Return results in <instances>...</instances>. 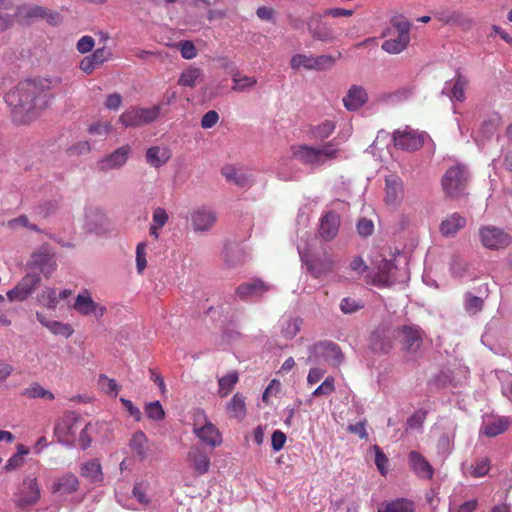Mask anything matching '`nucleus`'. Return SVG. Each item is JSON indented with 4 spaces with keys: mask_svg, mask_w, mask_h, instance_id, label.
Segmentation results:
<instances>
[{
    "mask_svg": "<svg viewBox=\"0 0 512 512\" xmlns=\"http://www.w3.org/2000/svg\"><path fill=\"white\" fill-rule=\"evenodd\" d=\"M12 122L25 125L36 119L44 103L42 89L31 80L18 83L4 95Z\"/></svg>",
    "mask_w": 512,
    "mask_h": 512,
    "instance_id": "obj_1",
    "label": "nucleus"
},
{
    "mask_svg": "<svg viewBox=\"0 0 512 512\" xmlns=\"http://www.w3.org/2000/svg\"><path fill=\"white\" fill-rule=\"evenodd\" d=\"M291 154L302 164L317 167L335 159L338 149L335 148L333 141H329L317 148L309 145H294L291 147Z\"/></svg>",
    "mask_w": 512,
    "mask_h": 512,
    "instance_id": "obj_2",
    "label": "nucleus"
},
{
    "mask_svg": "<svg viewBox=\"0 0 512 512\" xmlns=\"http://www.w3.org/2000/svg\"><path fill=\"white\" fill-rule=\"evenodd\" d=\"M468 182V172L463 165L451 166L442 177V187L445 194L453 199L465 194Z\"/></svg>",
    "mask_w": 512,
    "mask_h": 512,
    "instance_id": "obj_3",
    "label": "nucleus"
},
{
    "mask_svg": "<svg viewBox=\"0 0 512 512\" xmlns=\"http://www.w3.org/2000/svg\"><path fill=\"white\" fill-rule=\"evenodd\" d=\"M308 357L306 363L320 364L329 362L333 365H339L343 361V353L340 347L331 341H321L308 348Z\"/></svg>",
    "mask_w": 512,
    "mask_h": 512,
    "instance_id": "obj_4",
    "label": "nucleus"
},
{
    "mask_svg": "<svg viewBox=\"0 0 512 512\" xmlns=\"http://www.w3.org/2000/svg\"><path fill=\"white\" fill-rule=\"evenodd\" d=\"M160 115V106L155 105L150 108L133 107L123 112L119 121L125 127H139L155 121Z\"/></svg>",
    "mask_w": 512,
    "mask_h": 512,
    "instance_id": "obj_5",
    "label": "nucleus"
},
{
    "mask_svg": "<svg viewBox=\"0 0 512 512\" xmlns=\"http://www.w3.org/2000/svg\"><path fill=\"white\" fill-rule=\"evenodd\" d=\"M479 238L481 244L490 250L505 249L512 242V237L508 232L492 225L481 227L479 229Z\"/></svg>",
    "mask_w": 512,
    "mask_h": 512,
    "instance_id": "obj_6",
    "label": "nucleus"
},
{
    "mask_svg": "<svg viewBox=\"0 0 512 512\" xmlns=\"http://www.w3.org/2000/svg\"><path fill=\"white\" fill-rule=\"evenodd\" d=\"M216 211L208 205H201L191 210L190 223L195 233H207L212 230L217 222Z\"/></svg>",
    "mask_w": 512,
    "mask_h": 512,
    "instance_id": "obj_7",
    "label": "nucleus"
},
{
    "mask_svg": "<svg viewBox=\"0 0 512 512\" xmlns=\"http://www.w3.org/2000/svg\"><path fill=\"white\" fill-rule=\"evenodd\" d=\"M80 417L74 412H67L60 418L54 427V435L58 441L66 446H73Z\"/></svg>",
    "mask_w": 512,
    "mask_h": 512,
    "instance_id": "obj_8",
    "label": "nucleus"
},
{
    "mask_svg": "<svg viewBox=\"0 0 512 512\" xmlns=\"http://www.w3.org/2000/svg\"><path fill=\"white\" fill-rule=\"evenodd\" d=\"M396 329L388 325L378 326L369 337V349L375 354H387L393 347Z\"/></svg>",
    "mask_w": 512,
    "mask_h": 512,
    "instance_id": "obj_9",
    "label": "nucleus"
},
{
    "mask_svg": "<svg viewBox=\"0 0 512 512\" xmlns=\"http://www.w3.org/2000/svg\"><path fill=\"white\" fill-rule=\"evenodd\" d=\"M273 286L260 278H252L241 283L235 289V297L241 301H254L260 299Z\"/></svg>",
    "mask_w": 512,
    "mask_h": 512,
    "instance_id": "obj_10",
    "label": "nucleus"
},
{
    "mask_svg": "<svg viewBox=\"0 0 512 512\" xmlns=\"http://www.w3.org/2000/svg\"><path fill=\"white\" fill-rule=\"evenodd\" d=\"M427 134L424 132H417L409 127L404 130L397 129L393 132V142L395 147L406 150L415 151L423 146Z\"/></svg>",
    "mask_w": 512,
    "mask_h": 512,
    "instance_id": "obj_11",
    "label": "nucleus"
},
{
    "mask_svg": "<svg viewBox=\"0 0 512 512\" xmlns=\"http://www.w3.org/2000/svg\"><path fill=\"white\" fill-rule=\"evenodd\" d=\"M73 308L82 316H93L101 319L107 312V308L93 300L91 293L83 289L75 298Z\"/></svg>",
    "mask_w": 512,
    "mask_h": 512,
    "instance_id": "obj_12",
    "label": "nucleus"
},
{
    "mask_svg": "<svg viewBox=\"0 0 512 512\" xmlns=\"http://www.w3.org/2000/svg\"><path fill=\"white\" fill-rule=\"evenodd\" d=\"M396 337L408 353H416L423 342V331L417 325H403L396 328Z\"/></svg>",
    "mask_w": 512,
    "mask_h": 512,
    "instance_id": "obj_13",
    "label": "nucleus"
},
{
    "mask_svg": "<svg viewBox=\"0 0 512 512\" xmlns=\"http://www.w3.org/2000/svg\"><path fill=\"white\" fill-rule=\"evenodd\" d=\"M41 277L37 273L26 274L17 285L7 292V298L10 302L25 301L39 286Z\"/></svg>",
    "mask_w": 512,
    "mask_h": 512,
    "instance_id": "obj_14",
    "label": "nucleus"
},
{
    "mask_svg": "<svg viewBox=\"0 0 512 512\" xmlns=\"http://www.w3.org/2000/svg\"><path fill=\"white\" fill-rule=\"evenodd\" d=\"M199 418H204L203 425H200L199 420L195 419L193 432L194 434L207 446L214 449L222 443V436L216 426L206 419L205 415L201 412L197 414Z\"/></svg>",
    "mask_w": 512,
    "mask_h": 512,
    "instance_id": "obj_15",
    "label": "nucleus"
},
{
    "mask_svg": "<svg viewBox=\"0 0 512 512\" xmlns=\"http://www.w3.org/2000/svg\"><path fill=\"white\" fill-rule=\"evenodd\" d=\"M84 228L97 235L105 233L109 228V220L106 213L97 206H87L84 215Z\"/></svg>",
    "mask_w": 512,
    "mask_h": 512,
    "instance_id": "obj_16",
    "label": "nucleus"
},
{
    "mask_svg": "<svg viewBox=\"0 0 512 512\" xmlns=\"http://www.w3.org/2000/svg\"><path fill=\"white\" fill-rule=\"evenodd\" d=\"M325 17L320 13H313L307 20V29L310 35L319 41L332 42L337 39L335 31L326 23L322 21Z\"/></svg>",
    "mask_w": 512,
    "mask_h": 512,
    "instance_id": "obj_17",
    "label": "nucleus"
},
{
    "mask_svg": "<svg viewBox=\"0 0 512 512\" xmlns=\"http://www.w3.org/2000/svg\"><path fill=\"white\" fill-rule=\"evenodd\" d=\"M404 196L402 179L396 174H389L385 177V203L389 206H398Z\"/></svg>",
    "mask_w": 512,
    "mask_h": 512,
    "instance_id": "obj_18",
    "label": "nucleus"
},
{
    "mask_svg": "<svg viewBox=\"0 0 512 512\" xmlns=\"http://www.w3.org/2000/svg\"><path fill=\"white\" fill-rule=\"evenodd\" d=\"M131 152L132 149L129 145L119 147L108 156L98 161V169L100 171L107 172L112 169L121 168L127 162Z\"/></svg>",
    "mask_w": 512,
    "mask_h": 512,
    "instance_id": "obj_19",
    "label": "nucleus"
},
{
    "mask_svg": "<svg viewBox=\"0 0 512 512\" xmlns=\"http://www.w3.org/2000/svg\"><path fill=\"white\" fill-rule=\"evenodd\" d=\"M40 498V488L36 478H26L16 498L19 507L34 505Z\"/></svg>",
    "mask_w": 512,
    "mask_h": 512,
    "instance_id": "obj_20",
    "label": "nucleus"
},
{
    "mask_svg": "<svg viewBox=\"0 0 512 512\" xmlns=\"http://www.w3.org/2000/svg\"><path fill=\"white\" fill-rule=\"evenodd\" d=\"M31 265L40 270L44 276L49 277L56 268V260L47 247H41L31 256Z\"/></svg>",
    "mask_w": 512,
    "mask_h": 512,
    "instance_id": "obj_21",
    "label": "nucleus"
},
{
    "mask_svg": "<svg viewBox=\"0 0 512 512\" xmlns=\"http://www.w3.org/2000/svg\"><path fill=\"white\" fill-rule=\"evenodd\" d=\"M187 462L198 476L206 474L211 464L209 455L197 445L190 447Z\"/></svg>",
    "mask_w": 512,
    "mask_h": 512,
    "instance_id": "obj_22",
    "label": "nucleus"
},
{
    "mask_svg": "<svg viewBox=\"0 0 512 512\" xmlns=\"http://www.w3.org/2000/svg\"><path fill=\"white\" fill-rule=\"evenodd\" d=\"M222 176L226 181L235 184L240 188H249L254 183L252 175L245 169L236 168L233 165H226L221 169Z\"/></svg>",
    "mask_w": 512,
    "mask_h": 512,
    "instance_id": "obj_23",
    "label": "nucleus"
},
{
    "mask_svg": "<svg viewBox=\"0 0 512 512\" xmlns=\"http://www.w3.org/2000/svg\"><path fill=\"white\" fill-rule=\"evenodd\" d=\"M340 216L335 211H328L319 224V235L326 241L334 239L339 231Z\"/></svg>",
    "mask_w": 512,
    "mask_h": 512,
    "instance_id": "obj_24",
    "label": "nucleus"
},
{
    "mask_svg": "<svg viewBox=\"0 0 512 512\" xmlns=\"http://www.w3.org/2000/svg\"><path fill=\"white\" fill-rule=\"evenodd\" d=\"M468 80L466 77L457 72L455 78L450 81H446L441 93L447 95L450 100H457L462 102L465 100V88Z\"/></svg>",
    "mask_w": 512,
    "mask_h": 512,
    "instance_id": "obj_25",
    "label": "nucleus"
},
{
    "mask_svg": "<svg viewBox=\"0 0 512 512\" xmlns=\"http://www.w3.org/2000/svg\"><path fill=\"white\" fill-rule=\"evenodd\" d=\"M299 254L301 256V259L305 262L308 271L315 278L330 273L333 270L334 260L330 255H324L323 257H315L312 259L304 260V257L300 251Z\"/></svg>",
    "mask_w": 512,
    "mask_h": 512,
    "instance_id": "obj_26",
    "label": "nucleus"
},
{
    "mask_svg": "<svg viewBox=\"0 0 512 512\" xmlns=\"http://www.w3.org/2000/svg\"><path fill=\"white\" fill-rule=\"evenodd\" d=\"M435 18L444 24L457 25L463 30H469L472 28L474 21L459 11H441L435 14Z\"/></svg>",
    "mask_w": 512,
    "mask_h": 512,
    "instance_id": "obj_27",
    "label": "nucleus"
},
{
    "mask_svg": "<svg viewBox=\"0 0 512 512\" xmlns=\"http://www.w3.org/2000/svg\"><path fill=\"white\" fill-rule=\"evenodd\" d=\"M408 461L410 468L419 478L427 480L432 478L434 469L419 452L411 451L408 456Z\"/></svg>",
    "mask_w": 512,
    "mask_h": 512,
    "instance_id": "obj_28",
    "label": "nucleus"
},
{
    "mask_svg": "<svg viewBox=\"0 0 512 512\" xmlns=\"http://www.w3.org/2000/svg\"><path fill=\"white\" fill-rule=\"evenodd\" d=\"M368 100V95L362 86L353 85L343 98L344 107L349 111H356Z\"/></svg>",
    "mask_w": 512,
    "mask_h": 512,
    "instance_id": "obj_29",
    "label": "nucleus"
},
{
    "mask_svg": "<svg viewBox=\"0 0 512 512\" xmlns=\"http://www.w3.org/2000/svg\"><path fill=\"white\" fill-rule=\"evenodd\" d=\"M78 486L77 477L72 473H66L53 481L51 491L53 494L68 495L77 491Z\"/></svg>",
    "mask_w": 512,
    "mask_h": 512,
    "instance_id": "obj_30",
    "label": "nucleus"
},
{
    "mask_svg": "<svg viewBox=\"0 0 512 512\" xmlns=\"http://www.w3.org/2000/svg\"><path fill=\"white\" fill-rule=\"evenodd\" d=\"M36 319L54 335L69 338L74 333L70 324L48 320L43 313L36 312Z\"/></svg>",
    "mask_w": 512,
    "mask_h": 512,
    "instance_id": "obj_31",
    "label": "nucleus"
},
{
    "mask_svg": "<svg viewBox=\"0 0 512 512\" xmlns=\"http://www.w3.org/2000/svg\"><path fill=\"white\" fill-rule=\"evenodd\" d=\"M466 225V218L459 213H452L442 220L440 224V232L445 237L455 236L458 231Z\"/></svg>",
    "mask_w": 512,
    "mask_h": 512,
    "instance_id": "obj_32",
    "label": "nucleus"
},
{
    "mask_svg": "<svg viewBox=\"0 0 512 512\" xmlns=\"http://www.w3.org/2000/svg\"><path fill=\"white\" fill-rule=\"evenodd\" d=\"M109 55L110 52L105 47L96 49L90 56H86L81 60L80 68L86 74H90L96 67L103 64Z\"/></svg>",
    "mask_w": 512,
    "mask_h": 512,
    "instance_id": "obj_33",
    "label": "nucleus"
},
{
    "mask_svg": "<svg viewBox=\"0 0 512 512\" xmlns=\"http://www.w3.org/2000/svg\"><path fill=\"white\" fill-rule=\"evenodd\" d=\"M377 512H415V504L407 498H396L381 503Z\"/></svg>",
    "mask_w": 512,
    "mask_h": 512,
    "instance_id": "obj_34",
    "label": "nucleus"
},
{
    "mask_svg": "<svg viewBox=\"0 0 512 512\" xmlns=\"http://www.w3.org/2000/svg\"><path fill=\"white\" fill-rule=\"evenodd\" d=\"M170 158L171 152L167 147L153 146L146 152V161L154 168L163 166Z\"/></svg>",
    "mask_w": 512,
    "mask_h": 512,
    "instance_id": "obj_35",
    "label": "nucleus"
},
{
    "mask_svg": "<svg viewBox=\"0 0 512 512\" xmlns=\"http://www.w3.org/2000/svg\"><path fill=\"white\" fill-rule=\"evenodd\" d=\"M148 438L143 431H136L130 440V448L137 455L140 460H145L148 457L149 446Z\"/></svg>",
    "mask_w": 512,
    "mask_h": 512,
    "instance_id": "obj_36",
    "label": "nucleus"
},
{
    "mask_svg": "<svg viewBox=\"0 0 512 512\" xmlns=\"http://www.w3.org/2000/svg\"><path fill=\"white\" fill-rule=\"evenodd\" d=\"M396 270L397 267L392 260H382L378 266V281L383 285L393 284L397 279Z\"/></svg>",
    "mask_w": 512,
    "mask_h": 512,
    "instance_id": "obj_37",
    "label": "nucleus"
},
{
    "mask_svg": "<svg viewBox=\"0 0 512 512\" xmlns=\"http://www.w3.org/2000/svg\"><path fill=\"white\" fill-rule=\"evenodd\" d=\"M509 420L505 417L493 418L483 425L482 431L489 437H495L503 433L509 427Z\"/></svg>",
    "mask_w": 512,
    "mask_h": 512,
    "instance_id": "obj_38",
    "label": "nucleus"
},
{
    "mask_svg": "<svg viewBox=\"0 0 512 512\" xmlns=\"http://www.w3.org/2000/svg\"><path fill=\"white\" fill-rule=\"evenodd\" d=\"M202 80V70L196 67H190L181 73L178 84L180 86L193 88Z\"/></svg>",
    "mask_w": 512,
    "mask_h": 512,
    "instance_id": "obj_39",
    "label": "nucleus"
},
{
    "mask_svg": "<svg viewBox=\"0 0 512 512\" xmlns=\"http://www.w3.org/2000/svg\"><path fill=\"white\" fill-rule=\"evenodd\" d=\"M47 15V9L34 4H22L16 8V16L24 19L40 18Z\"/></svg>",
    "mask_w": 512,
    "mask_h": 512,
    "instance_id": "obj_40",
    "label": "nucleus"
},
{
    "mask_svg": "<svg viewBox=\"0 0 512 512\" xmlns=\"http://www.w3.org/2000/svg\"><path fill=\"white\" fill-rule=\"evenodd\" d=\"M410 42V37L397 34L396 38H390L383 42L381 48L389 54H399L404 51Z\"/></svg>",
    "mask_w": 512,
    "mask_h": 512,
    "instance_id": "obj_41",
    "label": "nucleus"
},
{
    "mask_svg": "<svg viewBox=\"0 0 512 512\" xmlns=\"http://www.w3.org/2000/svg\"><path fill=\"white\" fill-rule=\"evenodd\" d=\"M230 417L242 420L246 415L245 398L243 395L236 393L227 406Z\"/></svg>",
    "mask_w": 512,
    "mask_h": 512,
    "instance_id": "obj_42",
    "label": "nucleus"
},
{
    "mask_svg": "<svg viewBox=\"0 0 512 512\" xmlns=\"http://www.w3.org/2000/svg\"><path fill=\"white\" fill-rule=\"evenodd\" d=\"M232 81V90L236 92H248L257 84L255 77L242 75L240 73L234 74Z\"/></svg>",
    "mask_w": 512,
    "mask_h": 512,
    "instance_id": "obj_43",
    "label": "nucleus"
},
{
    "mask_svg": "<svg viewBox=\"0 0 512 512\" xmlns=\"http://www.w3.org/2000/svg\"><path fill=\"white\" fill-rule=\"evenodd\" d=\"M301 324L299 317H288L281 323V334L285 339H292L300 331Z\"/></svg>",
    "mask_w": 512,
    "mask_h": 512,
    "instance_id": "obj_44",
    "label": "nucleus"
},
{
    "mask_svg": "<svg viewBox=\"0 0 512 512\" xmlns=\"http://www.w3.org/2000/svg\"><path fill=\"white\" fill-rule=\"evenodd\" d=\"M81 475L94 483L102 481L100 463L97 460L85 463L81 468Z\"/></svg>",
    "mask_w": 512,
    "mask_h": 512,
    "instance_id": "obj_45",
    "label": "nucleus"
},
{
    "mask_svg": "<svg viewBox=\"0 0 512 512\" xmlns=\"http://www.w3.org/2000/svg\"><path fill=\"white\" fill-rule=\"evenodd\" d=\"M336 125L333 121L325 120L321 124L311 128V137L317 140L328 138L335 130Z\"/></svg>",
    "mask_w": 512,
    "mask_h": 512,
    "instance_id": "obj_46",
    "label": "nucleus"
},
{
    "mask_svg": "<svg viewBox=\"0 0 512 512\" xmlns=\"http://www.w3.org/2000/svg\"><path fill=\"white\" fill-rule=\"evenodd\" d=\"M37 300L40 304L50 310H55L58 306L57 291L54 288H45L38 296Z\"/></svg>",
    "mask_w": 512,
    "mask_h": 512,
    "instance_id": "obj_47",
    "label": "nucleus"
},
{
    "mask_svg": "<svg viewBox=\"0 0 512 512\" xmlns=\"http://www.w3.org/2000/svg\"><path fill=\"white\" fill-rule=\"evenodd\" d=\"M7 227L11 230H16L19 227H24V228H27L36 233L41 232V229L39 228V226L34 223H31L29 218L25 214H22L16 218L10 219L7 222Z\"/></svg>",
    "mask_w": 512,
    "mask_h": 512,
    "instance_id": "obj_48",
    "label": "nucleus"
},
{
    "mask_svg": "<svg viewBox=\"0 0 512 512\" xmlns=\"http://www.w3.org/2000/svg\"><path fill=\"white\" fill-rule=\"evenodd\" d=\"M464 308L470 315H475L483 308V299L467 292L464 295Z\"/></svg>",
    "mask_w": 512,
    "mask_h": 512,
    "instance_id": "obj_49",
    "label": "nucleus"
},
{
    "mask_svg": "<svg viewBox=\"0 0 512 512\" xmlns=\"http://www.w3.org/2000/svg\"><path fill=\"white\" fill-rule=\"evenodd\" d=\"M22 395L28 398L54 399L53 393L40 386L38 383L31 384L30 387L23 390Z\"/></svg>",
    "mask_w": 512,
    "mask_h": 512,
    "instance_id": "obj_50",
    "label": "nucleus"
},
{
    "mask_svg": "<svg viewBox=\"0 0 512 512\" xmlns=\"http://www.w3.org/2000/svg\"><path fill=\"white\" fill-rule=\"evenodd\" d=\"M335 58L331 55L312 56V69L315 71H324L332 68L335 64Z\"/></svg>",
    "mask_w": 512,
    "mask_h": 512,
    "instance_id": "obj_51",
    "label": "nucleus"
},
{
    "mask_svg": "<svg viewBox=\"0 0 512 512\" xmlns=\"http://www.w3.org/2000/svg\"><path fill=\"white\" fill-rule=\"evenodd\" d=\"M145 413L149 419L154 421H161L165 417V411L158 400L147 403Z\"/></svg>",
    "mask_w": 512,
    "mask_h": 512,
    "instance_id": "obj_52",
    "label": "nucleus"
},
{
    "mask_svg": "<svg viewBox=\"0 0 512 512\" xmlns=\"http://www.w3.org/2000/svg\"><path fill=\"white\" fill-rule=\"evenodd\" d=\"M364 307V303L361 299H355L352 297H345L340 302V309L344 314H352Z\"/></svg>",
    "mask_w": 512,
    "mask_h": 512,
    "instance_id": "obj_53",
    "label": "nucleus"
},
{
    "mask_svg": "<svg viewBox=\"0 0 512 512\" xmlns=\"http://www.w3.org/2000/svg\"><path fill=\"white\" fill-rule=\"evenodd\" d=\"M237 381H238V375L235 372L229 373V374L223 376L222 378H220L218 381L219 394L222 397H225L231 391V389L237 383Z\"/></svg>",
    "mask_w": 512,
    "mask_h": 512,
    "instance_id": "obj_54",
    "label": "nucleus"
},
{
    "mask_svg": "<svg viewBox=\"0 0 512 512\" xmlns=\"http://www.w3.org/2000/svg\"><path fill=\"white\" fill-rule=\"evenodd\" d=\"M290 66L294 70L304 68L306 70L312 69V55L295 54L290 59Z\"/></svg>",
    "mask_w": 512,
    "mask_h": 512,
    "instance_id": "obj_55",
    "label": "nucleus"
},
{
    "mask_svg": "<svg viewBox=\"0 0 512 512\" xmlns=\"http://www.w3.org/2000/svg\"><path fill=\"white\" fill-rule=\"evenodd\" d=\"M98 426H100L99 423H87L85 427L80 432V446L83 450L87 449L92 442L90 433L93 432Z\"/></svg>",
    "mask_w": 512,
    "mask_h": 512,
    "instance_id": "obj_56",
    "label": "nucleus"
},
{
    "mask_svg": "<svg viewBox=\"0 0 512 512\" xmlns=\"http://www.w3.org/2000/svg\"><path fill=\"white\" fill-rule=\"evenodd\" d=\"M335 390L334 378L327 377L312 393V397L328 396Z\"/></svg>",
    "mask_w": 512,
    "mask_h": 512,
    "instance_id": "obj_57",
    "label": "nucleus"
},
{
    "mask_svg": "<svg viewBox=\"0 0 512 512\" xmlns=\"http://www.w3.org/2000/svg\"><path fill=\"white\" fill-rule=\"evenodd\" d=\"M391 24L396 29L397 34L404 37H410L411 24L404 17L392 18Z\"/></svg>",
    "mask_w": 512,
    "mask_h": 512,
    "instance_id": "obj_58",
    "label": "nucleus"
},
{
    "mask_svg": "<svg viewBox=\"0 0 512 512\" xmlns=\"http://www.w3.org/2000/svg\"><path fill=\"white\" fill-rule=\"evenodd\" d=\"M147 266L146 243L140 242L136 247V267L138 273H142Z\"/></svg>",
    "mask_w": 512,
    "mask_h": 512,
    "instance_id": "obj_59",
    "label": "nucleus"
},
{
    "mask_svg": "<svg viewBox=\"0 0 512 512\" xmlns=\"http://www.w3.org/2000/svg\"><path fill=\"white\" fill-rule=\"evenodd\" d=\"M466 270L467 263L463 259L459 257H454L452 259L450 264V271L454 277L462 278L465 275Z\"/></svg>",
    "mask_w": 512,
    "mask_h": 512,
    "instance_id": "obj_60",
    "label": "nucleus"
},
{
    "mask_svg": "<svg viewBox=\"0 0 512 512\" xmlns=\"http://www.w3.org/2000/svg\"><path fill=\"white\" fill-rule=\"evenodd\" d=\"M99 384L106 393L117 396L119 386L114 379H110L105 375H100Z\"/></svg>",
    "mask_w": 512,
    "mask_h": 512,
    "instance_id": "obj_61",
    "label": "nucleus"
},
{
    "mask_svg": "<svg viewBox=\"0 0 512 512\" xmlns=\"http://www.w3.org/2000/svg\"><path fill=\"white\" fill-rule=\"evenodd\" d=\"M373 449L375 451V464H376L379 472L382 475H385L387 472L388 458L383 453V451L379 448V446L374 445Z\"/></svg>",
    "mask_w": 512,
    "mask_h": 512,
    "instance_id": "obj_62",
    "label": "nucleus"
},
{
    "mask_svg": "<svg viewBox=\"0 0 512 512\" xmlns=\"http://www.w3.org/2000/svg\"><path fill=\"white\" fill-rule=\"evenodd\" d=\"M169 216L165 209L161 207H157L153 211L152 224L157 228H163V226L168 222Z\"/></svg>",
    "mask_w": 512,
    "mask_h": 512,
    "instance_id": "obj_63",
    "label": "nucleus"
},
{
    "mask_svg": "<svg viewBox=\"0 0 512 512\" xmlns=\"http://www.w3.org/2000/svg\"><path fill=\"white\" fill-rule=\"evenodd\" d=\"M179 49L181 56L184 59L190 60L196 57L197 50L191 41L185 40L179 42Z\"/></svg>",
    "mask_w": 512,
    "mask_h": 512,
    "instance_id": "obj_64",
    "label": "nucleus"
}]
</instances>
